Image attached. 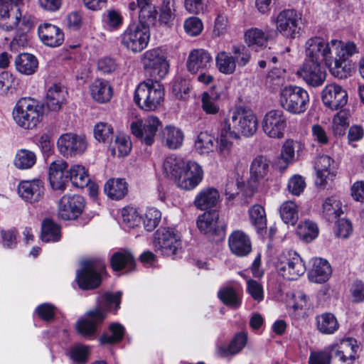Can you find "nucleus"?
<instances>
[{
	"label": "nucleus",
	"instance_id": "29",
	"mask_svg": "<svg viewBox=\"0 0 364 364\" xmlns=\"http://www.w3.org/2000/svg\"><path fill=\"white\" fill-rule=\"evenodd\" d=\"M32 27V22L26 16H23V19L16 24L14 28L16 29V34L10 43V49L12 51L16 52L28 45V32Z\"/></svg>",
	"mask_w": 364,
	"mask_h": 364
},
{
	"label": "nucleus",
	"instance_id": "1",
	"mask_svg": "<svg viewBox=\"0 0 364 364\" xmlns=\"http://www.w3.org/2000/svg\"><path fill=\"white\" fill-rule=\"evenodd\" d=\"M257 127V118L252 110L242 107L231 110L221 123L218 132L217 152L220 161L229 162L236 159L233 142L230 139H239L240 134L252 136Z\"/></svg>",
	"mask_w": 364,
	"mask_h": 364
},
{
	"label": "nucleus",
	"instance_id": "61",
	"mask_svg": "<svg viewBox=\"0 0 364 364\" xmlns=\"http://www.w3.org/2000/svg\"><path fill=\"white\" fill-rule=\"evenodd\" d=\"M111 335H104L100 338L102 344H114L119 343L123 338L124 328L118 323L110 324L109 327Z\"/></svg>",
	"mask_w": 364,
	"mask_h": 364
},
{
	"label": "nucleus",
	"instance_id": "19",
	"mask_svg": "<svg viewBox=\"0 0 364 364\" xmlns=\"http://www.w3.org/2000/svg\"><path fill=\"white\" fill-rule=\"evenodd\" d=\"M197 227L199 230L210 238L223 236L224 230L219 221V214L216 211L205 212L198 218Z\"/></svg>",
	"mask_w": 364,
	"mask_h": 364
},
{
	"label": "nucleus",
	"instance_id": "39",
	"mask_svg": "<svg viewBox=\"0 0 364 364\" xmlns=\"http://www.w3.org/2000/svg\"><path fill=\"white\" fill-rule=\"evenodd\" d=\"M343 214L342 204L336 197L331 196L325 199L322 204L321 215L329 222L334 221Z\"/></svg>",
	"mask_w": 364,
	"mask_h": 364
},
{
	"label": "nucleus",
	"instance_id": "52",
	"mask_svg": "<svg viewBox=\"0 0 364 364\" xmlns=\"http://www.w3.org/2000/svg\"><path fill=\"white\" fill-rule=\"evenodd\" d=\"M279 212L282 220L287 225H294L299 219L298 207L294 201L284 202Z\"/></svg>",
	"mask_w": 364,
	"mask_h": 364
},
{
	"label": "nucleus",
	"instance_id": "45",
	"mask_svg": "<svg viewBox=\"0 0 364 364\" xmlns=\"http://www.w3.org/2000/svg\"><path fill=\"white\" fill-rule=\"evenodd\" d=\"M68 176L73 186L76 188H83L87 187L90 181L85 168L79 164L72 166L68 171Z\"/></svg>",
	"mask_w": 364,
	"mask_h": 364
},
{
	"label": "nucleus",
	"instance_id": "5",
	"mask_svg": "<svg viewBox=\"0 0 364 364\" xmlns=\"http://www.w3.org/2000/svg\"><path fill=\"white\" fill-rule=\"evenodd\" d=\"M140 22L130 24L122 35V44L133 53H139L146 48L150 39L149 24Z\"/></svg>",
	"mask_w": 364,
	"mask_h": 364
},
{
	"label": "nucleus",
	"instance_id": "58",
	"mask_svg": "<svg viewBox=\"0 0 364 364\" xmlns=\"http://www.w3.org/2000/svg\"><path fill=\"white\" fill-rule=\"evenodd\" d=\"M252 223L257 230H264L267 228V218L264 208L258 204L254 205L249 210Z\"/></svg>",
	"mask_w": 364,
	"mask_h": 364
},
{
	"label": "nucleus",
	"instance_id": "53",
	"mask_svg": "<svg viewBox=\"0 0 364 364\" xmlns=\"http://www.w3.org/2000/svg\"><path fill=\"white\" fill-rule=\"evenodd\" d=\"M349 112L345 109L338 112L333 119L332 131L336 136H343L349 126Z\"/></svg>",
	"mask_w": 364,
	"mask_h": 364
},
{
	"label": "nucleus",
	"instance_id": "25",
	"mask_svg": "<svg viewBox=\"0 0 364 364\" xmlns=\"http://www.w3.org/2000/svg\"><path fill=\"white\" fill-rule=\"evenodd\" d=\"M68 167L67 163L62 160H56L50 164L48 178L51 187L54 190L64 191L68 181V175L65 174Z\"/></svg>",
	"mask_w": 364,
	"mask_h": 364
},
{
	"label": "nucleus",
	"instance_id": "50",
	"mask_svg": "<svg viewBox=\"0 0 364 364\" xmlns=\"http://www.w3.org/2000/svg\"><path fill=\"white\" fill-rule=\"evenodd\" d=\"M299 144L292 139H287L282 145L279 160L282 162L281 165L278 164L280 170H285L287 166L294 160L295 149Z\"/></svg>",
	"mask_w": 364,
	"mask_h": 364
},
{
	"label": "nucleus",
	"instance_id": "56",
	"mask_svg": "<svg viewBox=\"0 0 364 364\" xmlns=\"http://www.w3.org/2000/svg\"><path fill=\"white\" fill-rule=\"evenodd\" d=\"M231 55L235 65L239 67L246 66L251 60V53L247 48L244 45H233L231 48Z\"/></svg>",
	"mask_w": 364,
	"mask_h": 364
},
{
	"label": "nucleus",
	"instance_id": "63",
	"mask_svg": "<svg viewBox=\"0 0 364 364\" xmlns=\"http://www.w3.org/2000/svg\"><path fill=\"white\" fill-rule=\"evenodd\" d=\"M161 217V213L158 209L150 208L146 210V213L141 219L143 221L144 228L150 232L154 230L159 225Z\"/></svg>",
	"mask_w": 364,
	"mask_h": 364
},
{
	"label": "nucleus",
	"instance_id": "51",
	"mask_svg": "<svg viewBox=\"0 0 364 364\" xmlns=\"http://www.w3.org/2000/svg\"><path fill=\"white\" fill-rule=\"evenodd\" d=\"M333 162V160L326 155H323L317 158L315 163V169L318 178L321 179V184L324 183L331 175Z\"/></svg>",
	"mask_w": 364,
	"mask_h": 364
},
{
	"label": "nucleus",
	"instance_id": "33",
	"mask_svg": "<svg viewBox=\"0 0 364 364\" xmlns=\"http://www.w3.org/2000/svg\"><path fill=\"white\" fill-rule=\"evenodd\" d=\"M219 198L220 194L216 188L213 187L205 188L196 196L194 204L200 210H207L215 206Z\"/></svg>",
	"mask_w": 364,
	"mask_h": 364
},
{
	"label": "nucleus",
	"instance_id": "8",
	"mask_svg": "<svg viewBox=\"0 0 364 364\" xmlns=\"http://www.w3.org/2000/svg\"><path fill=\"white\" fill-rule=\"evenodd\" d=\"M141 60L146 73L154 80L163 79L168 72L166 53L159 48L146 50Z\"/></svg>",
	"mask_w": 364,
	"mask_h": 364
},
{
	"label": "nucleus",
	"instance_id": "2",
	"mask_svg": "<svg viewBox=\"0 0 364 364\" xmlns=\"http://www.w3.org/2000/svg\"><path fill=\"white\" fill-rule=\"evenodd\" d=\"M357 52L356 45L353 42L344 43L338 40L328 42L324 61L331 75L338 79H346L350 76V65L346 60Z\"/></svg>",
	"mask_w": 364,
	"mask_h": 364
},
{
	"label": "nucleus",
	"instance_id": "28",
	"mask_svg": "<svg viewBox=\"0 0 364 364\" xmlns=\"http://www.w3.org/2000/svg\"><path fill=\"white\" fill-rule=\"evenodd\" d=\"M327 43L321 37L314 36L309 38L305 43V60L324 61Z\"/></svg>",
	"mask_w": 364,
	"mask_h": 364
},
{
	"label": "nucleus",
	"instance_id": "10",
	"mask_svg": "<svg viewBox=\"0 0 364 364\" xmlns=\"http://www.w3.org/2000/svg\"><path fill=\"white\" fill-rule=\"evenodd\" d=\"M162 122L159 117L149 115L144 119H136L131 122L130 129L132 134L141 143L150 146L154 144L159 129Z\"/></svg>",
	"mask_w": 364,
	"mask_h": 364
},
{
	"label": "nucleus",
	"instance_id": "34",
	"mask_svg": "<svg viewBox=\"0 0 364 364\" xmlns=\"http://www.w3.org/2000/svg\"><path fill=\"white\" fill-rule=\"evenodd\" d=\"M271 161L264 155H258L255 157L250 165L251 178L256 181L264 179L271 169Z\"/></svg>",
	"mask_w": 364,
	"mask_h": 364
},
{
	"label": "nucleus",
	"instance_id": "38",
	"mask_svg": "<svg viewBox=\"0 0 364 364\" xmlns=\"http://www.w3.org/2000/svg\"><path fill=\"white\" fill-rule=\"evenodd\" d=\"M104 191L109 198L119 200L127 193L128 184L124 179L111 178L105 184Z\"/></svg>",
	"mask_w": 364,
	"mask_h": 364
},
{
	"label": "nucleus",
	"instance_id": "54",
	"mask_svg": "<svg viewBox=\"0 0 364 364\" xmlns=\"http://www.w3.org/2000/svg\"><path fill=\"white\" fill-rule=\"evenodd\" d=\"M247 339V338L245 333H239L235 336L228 347H222L220 348V353L223 356L238 353L245 346Z\"/></svg>",
	"mask_w": 364,
	"mask_h": 364
},
{
	"label": "nucleus",
	"instance_id": "18",
	"mask_svg": "<svg viewBox=\"0 0 364 364\" xmlns=\"http://www.w3.org/2000/svg\"><path fill=\"white\" fill-rule=\"evenodd\" d=\"M321 99L326 107L332 110H336L347 104L348 94L341 86L336 84H329L323 89Z\"/></svg>",
	"mask_w": 364,
	"mask_h": 364
},
{
	"label": "nucleus",
	"instance_id": "57",
	"mask_svg": "<svg viewBox=\"0 0 364 364\" xmlns=\"http://www.w3.org/2000/svg\"><path fill=\"white\" fill-rule=\"evenodd\" d=\"M94 136L99 142L110 143L114 136L113 127L107 122H99L95 126Z\"/></svg>",
	"mask_w": 364,
	"mask_h": 364
},
{
	"label": "nucleus",
	"instance_id": "55",
	"mask_svg": "<svg viewBox=\"0 0 364 364\" xmlns=\"http://www.w3.org/2000/svg\"><path fill=\"white\" fill-rule=\"evenodd\" d=\"M297 234L301 239L310 242L318 237V228L315 223L306 220L299 225Z\"/></svg>",
	"mask_w": 364,
	"mask_h": 364
},
{
	"label": "nucleus",
	"instance_id": "44",
	"mask_svg": "<svg viewBox=\"0 0 364 364\" xmlns=\"http://www.w3.org/2000/svg\"><path fill=\"white\" fill-rule=\"evenodd\" d=\"M109 149L113 156L122 157L128 155L132 149L129 137L123 134L117 135L109 143Z\"/></svg>",
	"mask_w": 364,
	"mask_h": 364
},
{
	"label": "nucleus",
	"instance_id": "12",
	"mask_svg": "<svg viewBox=\"0 0 364 364\" xmlns=\"http://www.w3.org/2000/svg\"><path fill=\"white\" fill-rule=\"evenodd\" d=\"M301 14L294 9H284L277 16L276 29L283 36L295 38L301 30Z\"/></svg>",
	"mask_w": 364,
	"mask_h": 364
},
{
	"label": "nucleus",
	"instance_id": "14",
	"mask_svg": "<svg viewBox=\"0 0 364 364\" xmlns=\"http://www.w3.org/2000/svg\"><path fill=\"white\" fill-rule=\"evenodd\" d=\"M85 205V201L82 196L65 194L58 202V215L65 220H75L82 214Z\"/></svg>",
	"mask_w": 364,
	"mask_h": 364
},
{
	"label": "nucleus",
	"instance_id": "9",
	"mask_svg": "<svg viewBox=\"0 0 364 364\" xmlns=\"http://www.w3.org/2000/svg\"><path fill=\"white\" fill-rule=\"evenodd\" d=\"M180 233L173 228H161L154 234V246L156 252L173 256L181 247Z\"/></svg>",
	"mask_w": 364,
	"mask_h": 364
},
{
	"label": "nucleus",
	"instance_id": "42",
	"mask_svg": "<svg viewBox=\"0 0 364 364\" xmlns=\"http://www.w3.org/2000/svg\"><path fill=\"white\" fill-rule=\"evenodd\" d=\"M36 58L27 53L19 54L15 60V65L18 72L24 75H32L38 68Z\"/></svg>",
	"mask_w": 364,
	"mask_h": 364
},
{
	"label": "nucleus",
	"instance_id": "21",
	"mask_svg": "<svg viewBox=\"0 0 364 364\" xmlns=\"http://www.w3.org/2000/svg\"><path fill=\"white\" fill-rule=\"evenodd\" d=\"M213 58L210 53L202 48L193 49L188 56L186 68L191 74L208 71L212 67Z\"/></svg>",
	"mask_w": 364,
	"mask_h": 364
},
{
	"label": "nucleus",
	"instance_id": "40",
	"mask_svg": "<svg viewBox=\"0 0 364 364\" xmlns=\"http://www.w3.org/2000/svg\"><path fill=\"white\" fill-rule=\"evenodd\" d=\"M187 161L174 154L168 156L163 164V169L168 177L176 181L186 167Z\"/></svg>",
	"mask_w": 364,
	"mask_h": 364
},
{
	"label": "nucleus",
	"instance_id": "35",
	"mask_svg": "<svg viewBox=\"0 0 364 364\" xmlns=\"http://www.w3.org/2000/svg\"><path fill=\"white\" fill-rule=\"evenodd\" d=\"M331 272V266L327 260L322 258H316L314 260L309 277L313 282L323 283L329 279Z\"/></svg>",
	"mask_w": 364,
	"mask_h": 364
},
{
	"label": "nucleus",
	"instance_id": "41",
	"mask_svg": "<svg viewBox=\"0 0 364 364\" xmlns=\"http://www.w3.org/2000/svg\"><path fill=\"white\" fill-rule=\"evenodd\" d=\"M65 92L58 85L54 84L50 86L46 94V103L48 108L51 111H58L64 103Z\"/></svg>",
	"mask_w": 364,
	"mask_h": 364
},
{
	"label": "nucleus",
	"instance_id": "4",
	"mask_svg": "<svg viewBox=\"0 0 364 364\" xmlns=\"http://www.w3.org/2000/svg\"><path fill=\"white\" fill-rule=\"evenodd\" d=\"M279 102L287 112L293 114H300L307 109L309 95L308 92L301 87L287 85L280 90Z\"/></svg>",
	"mask_w": 364,
	"mask_h": 364
},
{
	"label": "nucleus",
	"instance_id": "47",
	"mask_svg": "<svg viewBox=\"0 0 364 364\" xmlns=\"http://www.w3.org/2000/svg\"><path fill=\"white\" fill-rule=\"evenodd\" d=\"M218 296L225 306L232 309H237L241 306L242 298L232 287L221 288L218 292Z\"/></svg>",
	"mask_w": 364,
	"mask_h": 364
},
{
	"label": "nucleus",
	"instance_id": "16",
	"mask_svg": "<svg viewBox=\"0 0 364 364\" xmlns=\"http://www.w3.org/2000/svg\"><path fill=\"white\" fill-rule=\"evenodd\" d=\"M296 74L309 86H321L326 78V71L321 63L304 60Z\"/></svg>",
	"mask_w": 364,
	"mask_h": 364
},
{
	"label": "nucleus",
	"instance_id": "32",
	"mask_svg": "<svg viewBox=\"0 0 364 364\" xmlns=\"http://www.w3.org/2000/svg\"><path fill=\"white\" fill-rule=\"evenodd\" d=\"M131 11L139 9V21L140 22L154 23L156 20L157 11L152 4V0H136L129 4Z\"/></svg>",
	"mask_w": 364,
	"mask_h": 364
},
{
	"label": "nucleus",
	"instance_id": "27",
	"mask_svg": "<svg viewBox=\"0 0 364 364\" xmlns=\"http://www.w3.org/2000/svg\"><path fill=\"white\" fill-rule=\"evenodd\" d=\"M105 318V313L100 309H95L87 313L86 318L77 323V329L85 336H92L95 333L97 326L101 323Z\"/></svg>",
	"mask_w": 364,
	"mask_h": 364
},
{
	"label": "nucleus",
	"instance_id": "7",
	"mask_svg": "<svg viewBox=\"0 0 364 364\" xmlns=\"http://www.w3.org/2000/svg\"><path fill=\"white\" fill-rule=\"evenodd\" d=\"M105 264L101 260L87 259L81 262V269L77 271L76 280L80 289H93L101 284V274Z\"/></svg>",
	"mask_w": 364,
	"mask_h": 364
},
{
	"label": "nucleus",
	"instance_id": "49",
	"mask_svg": "<svg viewBox=\"0 0 364 364\" xmlns=\"http://www.w3.org/2000/svg\"><path fill=\"white\" fill-rule=\"evenodd\" d=\"M215 65L218 70L224 75H232L236 70V65L230 53L219 52L215 56Z\"/></svg>",
	"mask_w": 364,
	"mask_h": 364
},
{
	"label": "nucleus",
	"instance_id": "30",
	"mask_svg": "<svg viewBox=\"0 0 364 364\" xmlns=\"http://www.w3.org/2000/svg\"><path fill=\"white\" fill-rule=\"evenodd\" d=\"M90 93L95 102L106 103L112 99L113 90L107 80L98 78L90 85Z\"/></svg>",
	"mask_w": 364,
	"mask_h": 364
},
{
	"label": "nucleus",
	"instance_id": "17",
	"mask_svg": "<svg viewBox=\"0 0 364 364\" xmlns=\"http://www.w3.org/2000/svg\"><path fill=\"white\" fill-rule=\"evenodd\" d=\"M203 178L201 166L194 161H187L178 177L176 179L178 186L185 190L195 188Z\"/></svg>",
	"mask_w": 364,
	"mask_h": 364
},
{
	"label": "nucleus",
	"instance_id": "46",
	"mask_svg": "<svg viewBox=\"0 0 364 364\" xmlns=\"http://www.w3.org/2000/svg\"><path fill=\"white\" fill-rule=\"evenodd\" d=\"M36 154L26 149H21L17 151L14 159V165L20 170H26L32 168L36 163Z\"/></svg>",
	"mask_w": 364,
	"mask_h": 364
},
{
	"label": "nucleus",
	"instance_id": "24",
	"mask_svg": "<svg viewBox=\"0 0 364 364\" xmlns=\"http://www.w3.org/2000/svg\"><path fill=\"white\" fill-rule=\"evenodd\" d=\"M18 193L29 203L38 202L44 193L43 182L39 179L21 181L18 186Z\"/></svg>",
	"mask_w": 364,
	"mask_h": 364
},
{
	"label": "nucleus",
	"instance_id": "3",
	"mask_svg": "<svg viewBox=\"0 0 364 364\" xmlns=\"http://www.w3.org/2000/svg\"><path fill=\"white\" fill-rule=\"evenodd\" d=\"M164 98V88L158 80H146L136 87L134 100L140 109L144 111H154L161 106Z\"/></svg>",
	"mask_w": 364,
	"mask_h": 364
},
{
	"label": "nucleus",
	"instance_id": "22",
	"mask_svg": "<svg viewBox=\"0 0 364 364\" xmlns=\"http://www.w3.org/2000/svg\"><path fill=\"white\" fill-rule=\"evenodd\" d=\"M230 252L237 257H246L252 251V242L248 235L242 230L233 231L228 237Z\"/></svg>",
	"mask_w": 364,
	"mask_h": 364
},
{
	"label": "nucleus",
	"instance_id": "43",
	"mask_svg": "<svg viewBox=\"0 0 364 364\" xmlns=\"http://www.w3.org/2000/svg\"><path fill=\"white\" fill-rule=\"evenodd\" d=\"M111 265L114 271L127 269L128 271L134 268L135 261L132 255L128 251L115 252L111 258Z\"/></svg>",
	"mask_w": 364,
	"mask_h": 364
},
{
	"label": "nucleus",
	"instance_id": "36",
	"mask_svg": "<svg viewBox=\"0 0 364 364\" xmlns=\"http://www.w3.org/2000/svg\"><path fill=\"white\" fill-rule=\"evenodd\" d=\"M316 329L322 334L331 335L339 328V323L332 313L326 312L317 315L315 318Z\"/></svg>",
	"mask_w": 364,
	"mask_h": 364
},
{
	"label": "nucleus",
	"instance_id": "23",
	"mask_svg": "<svg viewBox=\"0 0 364 364\" xmlns=\"http://www.w3.org/2000/svg\"><path fill=\"white\" fill-rule=\"evenodd\" d=\"M358 346H353L352 340H348L341 343L339 346L331 352L330 361L332 364H353L356 358Z\"/></svg>",
	"mask_w": 364,
	"mask_h": 364
},
{
	"label": "nucleus",
	"instance_id": "26",
	"mask_svg": "<svg viewBox=\"0 0 364 364\" xmlns=\"http://www.w3.org/2000/svg\"><path fill=\"white\" fill-rule=\"evenodd\" d=\"M38 34L42 43L49 47L60 46L64 41V33L58 26L45 23L38 28Z\"/></svg>",
	"mask_w": 364,
	"mask_h": 364
},
{
	"label": "nucleus",
	"instance_id": "20",
	"mask_svg": "<svg viewBox=\"0 0 364 364\" xmlns=\"http://www.w3.org/2000/svg\"><path fill=\"white\" fill-rule=\"evenodd\" d=\"M23 19L21 13L17 6H14L11 0H0V28L10 31Z\"/></svg>",
	"mask_w": 364,
	"mask_h": 364
},
{
	"label": "nucleus",
	"instance_id": "15",
	"mask_svg": "<svg viewBox=\"0 0 364 364\" xmlns=\"http://www.w3.org/2000/svg\"><path fill=\"white\" fill-rule=\"evenodd\" d=\"M287 117L283 111L272 109L264 115L262 126L264 132L271 138L282 139L287 128Z\"/></svg>",
	"mask_w": 364,
	"mask_h": 364
},
{
	"label": "nucleus",
	"instance_id": "11",
	"mask_svg": "<svg viewBox=\"0 0 364 364\" xmlns=\"http://www.w3.org/2000/svg\"><path fill=\"white\" fill-rule=\"evenodd\" d=\"M306 265L300 255L289 250L281 255L277 265L279 274L288 280H296L306 272Z\"/></svg>",
	"mask_w": 364,
	"mask_h": 364
},
{
	"label": "nucleus",
	"instance_id": "31",
	"mask_svg": "<svg viewBox=\"0 0 364 364\" xmlns=\"http://www.w3.org/2000/svg\"><path fill=\"white\" fill-rule=\"evenodd\" d=\"M161 144L170 149H179L183 142L184 134L178 127L166 126L160 133Z\"/></svg>",
	"mask_w": 364,
	"mask_h": 364
},
{
	"label": "nucleus",
	"instance_id": "13",
	"mask_svg": "<svg viewBox=\"0 0 364 364\" xmlns=\"http://www.w3.org/2000/svg\"><path fill=\"white\" fill-rule=\"evenodd\" d=\"M87 147L84 135L68 132L61 134L57 141V148L64 156H74L83 154Z\"/></svg>",
	"mask_w": 364,
	"mask_h": 364
},
{
	"label": "nucleus",
	"instance_id": "37",
	"mask_svg": "<svg viewBox=\"0 0 364 364\" xmlns=\"http://www.w3.org/2000/svg\"><path fill=\"white\" fill-rule=\"evenodd\" d=\"M270 36L268 31L252 27L247 29L244 35L245 41L248 47L254 49L266 46Z\"/></svg>",
	"mask_w": 364,
	"mask_h": 364
},
{
	"label": "nucleus",
	"instance_id": "64",
	"mask_svg": "<svg viewBox=\"0 0 364 364\" xmlns=\"http://www.w3.org/2000/svg\"><path fill=\"white\" fill-rule=\"evenodd\" d=\"M191 87L189 80L178 78L173 82L172 92L176 98L186 100L189 96Z\"/></svg>",
	"mask_w": 364,
	"mask_h": 364
},
{
	"label": "nucleus",
	"instance_id": "59",
	"mask_svg": "<svg viewBox=\"0 0 364 364\" xmlns=\"http://www.w3.org/2000/svg\"><path fill=\"white\" fill-rule=\"evenodd\" d=\"M216 18L214 23L213 33L215 36H220L225 33L228 26V17L225 14L224 6H218L215 9Z\"/></svg>",
	"mask_w": 364,
	"mask_h": 364
},
{
	"label": "nucleus",
	"instance_id": "48",
	"mask_svg": "<svg viewBox=\"0 0 364 364\" xmlns=\"http://www.w3.org/2000/svg\"><path fill=\"white\" fill-rule=\"evenodd\" d=\"M60 226L52 220L46 218L42 223L41 239L46 242H55L60 240Z\"/></svg>",
	"mask_w": 364,
	"mask_h": 364
},
{
	"label": "nucleus",
	"instance_id": "60",
	"mask_svg": "<svg viewBox=\"0 0 364 364\" xmlns=\"http://www.w3.org/2000/svg\"><path fill=\"white\" fill-rule=\"evenodd\" d=\"M214 137L207 132H200L195 141V149L200 154L209 153L214 146Z\"/></svg>",
	"mask_w": 364,
	"mask_h": 364
},
{
	"label": "nucleus",
	"instance_id": "62",
	"mask_svg": "<svg viewBox=\"0 0 364 364\" xmlns=\"http://www.w3.org/2000/svg\"><path fill=\"white\" fill-rule=\"evenodd\" d=\"M175 1L164 0L160 8L159 21L164 24H169L175 18Z\"/></svg>",
	"mask_w": 364,
	"mask_h": 364
},
{
	"label": "nucleus",
	"instance_id": "6",
	"mask_svg": "<svg viewBox=\"0 0 364 364\" xmlns=\"http://www.w3.org/2000/svg\"><path fill=\"white\" fill-rule=\"evenodd\" d=\"M16 123L25 129L35 128L40 122V108L38 102L31 98H21L13 111Z\"/></svg>",
	"mask_w": 364,
	"mask_h": 364
}]
</instances>
